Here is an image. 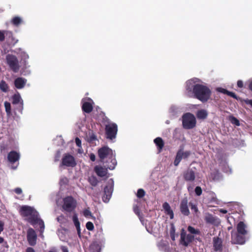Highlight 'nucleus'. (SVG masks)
<instances>
[{
	"mask_svg": "<svg viewBox=\"0 0 252 252\" xmlns=\"http://www.w3.org/2000/svg\"><path fill=\"white\" fill-rule=\"evenodd\" d=\"M185 93L189 97H195L204 102L209 99L211 91L200 79L193 78L186 82Z\"/></svg>",
	"mask_w": 252,
	"mask_h": 252,
	"instance_id": "nucleus-1",
	"label": "nucleus"
},
{
	"mask_svg": "<svg viewBox=\"0 0 252 252\" xmlns=\"http://www.w3.org/2000/svg\"><path fill=\"white\" fill-rule=\"evenodd\" d=\"M21 215L32 225L34 226L38 224L40 228V232L43 233L44 229L43 221L39 218L38 213L33 207L24 205L20 209Z\"/></svg>",
	"mask_w": 252,
	"mask_h": 252,
	"instance_id": "nucleus-2",
	"label": "nucleus"
},
{
	"mask_svg": "<svg viewBox=\"0 0 252 252\" xmlns=\"http://www.w3.org/2000/svg\"><path fill=\"white\" fill-rule=\"evenodd\" d=\"M98 155L102 164H110L107 165L109 170H113L115 168L117 164L116 155L112 149L107 146H104L98 150Z\"/></svg>",
	"mask_w": 252,
	"mask_h": 252,
	"instance_id": "nucleus-3",
	"label": "nucleus"
},
{
	"mask_svg": "<svg viewBox=\"0 0 252 252\" xmlns=\"http://www.w3.org/2000/svg\"><path fill=\"white\" fill-rule=\"evenodd\" d=\"M182 126L186 129H191L196 125V119L195 116L191 113L184 114L182 117Z\"/></svg>",
	"mask_w": 252,
	"mask_h": 252,
	"instance_id": "nucleus-4",
	"label": "nucleus"
},
{
	"mask_svg": "<svg viewBox=\"0 0 252 252\" xmlns=\"http://www.w3.org/2000/svg\"><path fill=\"white\" fill-rule=\"evenodd\" d=\"M103 120L105 123V131L107 138L111 140L115 139L118 131L117 124L111 122L106 117L104 118Z\"/></svg>",
	"mask_w": 252,
	"mask_h": 252,
	"instance_id": "nucleus-5",
	"label": "nucleus"
},
{
	"mask_svg": "<svg viewBox=\"0 0 252 252\" xmlns=\"http://www.w3.org/2000/svg\"><path fill=\"white\" fill-rule=\"evenodd\" d=\"M6 62L10 68L15 73L18 71L20 65L17 58L12 54H8L6 56Z\"/></svg>",
	"mask_w": 252,
	"mask_h": 252,
	"instance_id": "nucleus-6",
	"label": "nucleus"
},
{
	"mask_svg": "<svg viewBox=\"0 0 252 252\" xmlns=\"http://www.w3.org/2000/svg\"><path fill=\"white\" fill-rule=\"evenodd\" d=\"M114 181L113 179H110L108 181V185L105 187L104 189V195L102 197V200L104 202L108 203L111 197L113 190Z\"/></svg>",
	"mask_w": 252,
	"mask_h": 252,
	"instance_id": "nucleus-7",
	"label": "nucleus"
},
{
	"mask_svg": "<svg viewBox=\"0 0 252 252\" xmlns=\"http://www.w3.org/2000/svg\"><path fill=\"white\" fill-rule=\"evenodd\" d=\"M194 236L187 234L184 229H182L180 236V244L185 247H187L193 241Z\"/></svg>",
	"mask_w": 252,
	"mask_h": 252,
	"instance_id": "nucleus-8",
	"label": "nucleus"
},
{
	"mask_svg": "<svg viewBox=\"0 0 252 252\" xmlns=\"http://www.w3.org/2000/svg\"><path fill=\"white\" fill-rule=\"evenodd\" d=\"M204 220L207 224L214 226H218L220 223V220L218 217L208 212L204 213Z\"/></svg>",
	"mask_w": 252,
	"mask_h": 252,
	"instance_id": "nucleus-9",
	"label": "nucleus"
},
{
	"mask_svg": "<svg viewBox=\"0 0 252 252\" xmlns=\"http://www.w3.org/2000/svg\"><path fill=\"white\" fill-rule=\"evenodd\" d=\"M12 103L14 105H18L16 109L22 114L23 110V100L19 93H17L13 95L11 97Z\"/></svg>",
	"mask_w": 252,
	"mask_h": 252,
	"instance_id": "nucleus-10",
	"label": "nucleus"
},
{
	"mask_svg": "<svg viewBox=\"0 0 252 252\" xmlns=\"http://www.w3.org/2000/svg\"><path fill=\"white\" fill-rule=\"evenodd\" d=\"M247 236L241 235L239 233L233 231L231 233V242L234 244L243 245L246 240Z\"/></svg>",
	"mask_w": 252,
	"mask_h": 252,
	"instance_id": "nucleus-11",
	"label": "nucleus"
},
{
	"mask_svg": "<svg viewBox=\"0 0 252 252\" xmlns=\"http://www.w3.org/2000/svg\"><path fill=\"white\" fill-rule=\"evenodd\" d=\"M190 151H184L183 149H180L178 150L176 154L175 159L174 161V165L176 166H178L182 159L187 158L190 156Z\"/></svg>",
	"mask_w": 252,
	"mask_h": 252,
	"instance_id": "nucleus-12",
	"label": "nucleus"
},
{
	"mask_svg": "<svg viewBox=\"0 0 252 252\" xmlns=\"http://www.w3.org/2000/svg\"><path fill=\"white\" fill-rule=\"evenodd\" d=\"M76 202L71 196H67L63 199V208L64 210L71 212L75 207Z\"/></svg>",
	"mask_w": 252,
	"mask_h": 252,
	"instance_id": "nucleus-13",
	"label": "nucleus"
},
{
	"mask_svg": "<svg viewBox=\"0 0 252 252\" xmlns=\"http://www.w3.org/2000/svg\"><path fill=\"white\" fill-rule=\"evenodd\" d=\"M20 158V154L18 152L12 151L10 152L7 155V159L11 164H14L18 162L17 165L16 166H12L11 168L13 169L17 168L18 165V161Z\"/></svg>",
	"mask_w": 252,
	"mask_h": 252,
	"instance_id": "nucleus-14",
	"label": "nucleus"
},
{
	"mask_svg": "<svg viewBox=\"0 0 252 252\" xmlns=\"http://www.w3.org/2000/svg\"><path fill=\"white\" fill-rule=\"evenodd\" d=\"M62 165L73 167L76 166V162L72 156L69 154H65L62 158Z\"/></svg>",
	"mask_w": 252,
	"mask_h": 252,
	"instance_id": "nucleus-15",
	"label": "nucleus"
},
{
	"mask_svg": "<svg viewBox=\"0 0 252 252\" xmlns=\"http://www.w3.org/2000/svg\"><path fill=\"white\" fill-rule=\"evenodd\" d=\"M110 165V164H103V166L96 165L94 167V171L98 176L100 177H105L108 173L109 168L107 167V165Z\"/></svg>",
	"mask_w": 252,
	"mask_h": 252,
	"instance_id": "nucleus-16",
	"label": "nucleus"
},
{
	"mask_svg": "<svg viewBox=\"0 0 252 252\" xmlns=\"http://www.w3.org/2000/svg\"><path fill=\"white\" fill-rule=\"evenodd\" d=\"M82 109L86 113H90L93 110V100L90 98H85L82 100Z\"/></svg>",
	"mask_w": 252,
	"mask_h": 252,
	"instance_id": "nucleus-17",
	"label": "nucleus"
},
{
	"mask_svg": "<svg viewBox=\"0 0 252 252\" xmlns=\"http://www.w3.org/2000/svg\"><path fill=\"white\" fill-rule=\"evenodd\" d=\"M27 239L31 246H34L36 243L37 235L35 231L32 228L28 230Z\"/></svg>",
	"mask_w": 252,
	"mask_h": 252,
	"instance_id": "nucleus-18",
	"label": "nucleus"
},
{
	"mask_svg": "<svg viewBox=\"0 0 252 252\" xmlns=\"http://www.w3.org/2000/svg\"><path fill=\"white\" fill-rule=\"evenodd\" d=\"M183 111V108L180 106L172 104L171 105L168 110L170 116L172 118H175L178 115Z\"/></svg>",
	"mask_w": 252,
	"mask_h": 252,
	"instance_id": "nucleus-19",
	"label": "nucleus"
},
{
	"mask_svg": "<svg viewBox=\"0 0 252 252\" xmlns=\"http://www.w3.org/2000/svg\"><path fill=\"white\" fill-rule=\"evenodd\" d=\"M195 177V173L191 169H188L184 173V178L187 181H193Z\"/></svg>",
	"mask_w": 252,
	"mask_h": 252,
	"instance_id": "nucleus-20",
	"label": "nucleus"
},
{
	"mask_svg": "<svg viewBox=\"0 0 252 252\" xmlns=\"http://www.w3.org/2000/svg\"><path fill=\"white\" fill-rule=\"evenodd\" d=\"M241 235H244L247 236L248 230L246 225L242 221L239 222L237 225V230L235 231Z\"/></svg>",
	"mask_w": 252,
	"mask_h": 252,
	"instance_id": "nucleus-21",
	"label": "nucleus"
},
{
	"mask_svg": "<svg viewBox=\"0 0 252 252\" xmlns=\"http://www.w3.org/2000/svg\"><path fill=\"white\" fill-rule=\"evenodd\" d=\"M180 209L182 213L186 216L189 214V211L188 206V200L187 198H184L180 204Z\"/></svg>",
	"mask_w": 252,
	"mask_h": 252,
	"instance_id": "nucleus-22",
	"label": "nucleus"
},
{
	"mask_svg": "<svg viewBox=\"0 0 252 252\" xmlns=\"http://www.w3.org/2000/svg\"><path fill=\"white\" fill-rule=\"evenodd\" d=\"M158 249L162 252H168L169 250V246L168 242L166 241L161 240L157 244Z\"/></svg>",
	"mask_w": 252,
	"mask_h": 252,
	"instance_id": "nucleus-23",
	"label": "nucleus"
},
{
	"mask_svg": "<svg viewBox=\"0 0 252 252\" xmlns=\"http://www.w3.org/2000/svg\"><path fill=\"white\" fill-rule=\"evenodd\" d=\"M222 241L218 237L213 238V249L216 252H220L222 250Z\"/></svg>",
	"mask_w": 252,
	"mask_h": 252,
	"instance_id": "nucleus-24",
	"label": "nucleus"
},
{
	"mask_svg": "<svg viewBox=\"0 0 252 252\" xmlns=\"http://www.w3.org/2000/svg\"><path fill=\"white\" fill-rule=\"evenodd\" d=\"M27 83V80L22 77H18L14 81V85L18 89H23Z\"/></svg>",
	"mask_w": 252,
	"mask_h": 252,
	"instance_id": "nucleus-25",
	"label": "nucleus"
},
{
	"mask_svg": "<svg viewBox=\"0 0 252 252\" xmlns=\"http://www.w3.org/2000/svg\"><path fill=\"white\" fill-rule=\"evenodd\" d=\"M162 207L164 210L165 213L169 216L170 219H173L174 214L169 204L167 202H164L162 205Z\"/></svg>",
	"mask_w": 252,
	"mask_h": 252,
	"instance_id": "nucleus-26",
	"label": "nucleus"
},
{
	"mask_svg": "<svg viewBox=\"0 0 252 252\" xmlns=\"http://www.w3.org/2000/svg\"><path fill=\"white\" fill-rule=\"evenodd\" d=\"M196 116L199 120H205L208 116V112L206 109H201L196 112Z\"/></svg>",
	"mask_w": 252,
	"mask_h": 252,
	"instance_id": "nucleus-27",
	"label": "nucleus"
},
{
	"mask_svg": "<svg viewBox=\"0 0 252 252\" xmlns=\"http://www.w3.org/2000/svg\"><path fill=\"white\" fill-rule=\"evenodd\" d=\"M11 23L14 26L19 27L21 24H24V21L22 17L17 16L11 19Z\"/></svg>",
	"mask_w": 252,
	"mask_h": 252,
	"instance_id": "nucleus-28",
	"label": "nucleus"
},
{
	"mask_svg": "<svg viewBox=\"0 0 252 252\" xmlns=\"http://www.w3.org/2000/svg\"><path fill=\"white\" fill-rule=\"evenodd\" d=\"M72 220H73L74 224L77 229L78 235L80 237V236H81L80 224V222L78 220V218L77 217V215L74 214L73 216Z\"/></svg>",
	"mask_w": 252,
	"mask_h": 252,
	"instance_id": "nucleus-29",
	"label": "nucleus"
},
{
	"mask_svg": "<svg viewBox=\"0 0 252 252\" xmlns=\"http://www.w3.org/2000/svg\"><path fill=\"white\" fill-rule=\"evenodd\" d=\"M19 54L20 57L21 58V60L22 61H23L24 63V65L25 66V67H27V66H29V65H28V63L27 62V60L29 58V55L26 52H25L24 51H21L19 53Z\"/></svg>",
	"mask_w": 252,
	"mask_h": 252,
	"instance_id": "nucleus-30",
	"label": "nucleus"
},
{
	"mask_svg": "<svg viewBox=\"0 0 252 252\" xmlns=\"http://www.w3.org/2000/svg\"><path fill=\"white\" fill-rule=\"evenodd\" d=\"M154 143L158 147V152H160L164 145L162 139L160 137H157L156 139H155Z\"/></svg>",
	"mask_w": 252,
	"mask_h": 252,
	"instance_id": "nucleus-31",
	"label": "nucleus"
},
{
	"mask_svg": "<svg viewBox=\"0 0 252 252\" xmlns=\"http://www.w3.org/2000/svg\"><path fill=\"white\" fill-rule=\"evenodd\" d=\"M88 181L89 183L93 187H95L98 183V181L96 177L94 176H91L89 177L88 178Z\"/></svg>",
	"mask_w": 252,
	"mask_h": 252,
	"instance_id": "nucleus-32",
	"label": "nucleus"
},
{
	"mask_svg": "<svg viewBox=\"0 0 252 252\" xmlns=\"http://www.w3.org/2000/svg\"><path fill=\"white\" fill-rule=\"evenodd\" d=\"M8 86L7 84L3 80L0 82V90L3 92H7L8 91Z\"/></svg>",
	"mask_w": 252,
	"mask_h": 252,
	"instance_id": "nucleus-33",
	"label": "nucleus"
},
{
	"mask_svg": "<svg viewBox=\"0 0 252 252\" xmlns=\"http://www.w3.org/2000/svg\"><path fill=\"white\" fill-rule=\"evenodd\" d=\"M188 230L190 233V234L192 235H200V231L199 230V229H195L191 226H188Z\"/></svg>",
	"mask_w": 252,
	"mask_h": 252,
	"instance_id": "nucleus-34",
	"label": "nucleus"
},
{
	"mask_svg": "<svg viewBox=\"0 0 252 252\" xmlns=\"http://www.w3.org/2000/svg\"><path fill=\"white\" fill-rule=\"evenodd\" d=\"M5 112L7 116H10L11 115V104L7 101L4 103Z\"/></svg>",
	"mask_w": 252,
	"mask_h": 252,
	"instance_id": "nucleus-35",
	"label": "nucleus"
},
{
	"mask_svg": "<svg viewBox=\"0 0 252 252\" xmlns=\"http://www.w3.org/2000/svg\"><path fill=\"white\" fill-rule=\"evenodd\" d=\"M229 120L230 122L237 126H240V123L239 120L233 116H230L229 117Z\"/></svg>",
	"mask_w": 252,
	"mask_h": 252,
	"instance_id": "nucleus-36",
	"label": "nucleus"
},
{
	"mask_svg": "<svg viewBox=\"0 0 252 252\" xmlns=\"http://www.w3.org/2000/svg\"><path fill=\"white\" fill-rule=\"evenodd\" d=\"M211 177L214 180H218L220 177V175L218 171H216L215 173H211Z\"/></svg>",
	"mask_w": 252,
	"mask_h": 252,
	"instance_id": "nucleus-37",
	"label": "nucleus"
},
{
	"mask_svg": "<svg viewBox=\"0 0 252 252\" xmlns=\"http://www.w3.org/2000/svg\"><path fill=\"white\" fill-rule=\"evenodd\" d=\"M170 235L171 239L173 241H174L175 239V228L173 225H171L170 231Z\"/></svg>",
	"mask_w": 252,
	"mask_h": 252,
	"instance_id": "nucleus-38",
	"label": "nucleus"
},
{
	"mask_svg": "<svg viewBox=\"0 0 252 252\" xmlns=\"http://www.w3.org/2000/svg\"><path fill=\"white\" fill-rule=\"evenodd\" d=\"M189 205L192 211H193L195 213H197L198 212V208L196 204L190 202Z\"/></svg>",
	"mask_w": 252,
	"mask_h": 252,
	"instance_id": "nucleus-39",
	"label": "nucleus"
},
{
	"mask_svg": "<svg viewBox=\"0 0 252 252\" xmlns=\"http://www.w3.org/2000/svg\"><path fill=\"white\" fill-rule=\"evenodd\" d=\"M90 249L93 250H95L97 252H99L98 251L100 250V247L99 245L97 243H93L90 246Z\"/></svg>",
	"mask_w": 252,
	"mask_h": 252,
	"instance_id": "nucleus-40",
	"label": "nucleus"
},
{
	"mask_svg": "<svg viewBox=\"0 0 252 252\" xmlns=\"http://www.w3.org/2000/svg\"><path fill=\"white\" fill-rule=\"evenodd\" d=\"M83 215L86 218L92 216V213L89 209H85L83 212Z\"/></svg>",
	"mask_w": 252,
	"mask_h": 252,
	"instance_id": "nucleus-41",
	"label": "nucleus"
},
{
	"mask_svg": "<svg viewBox=\"0 0 252 252\" xmlns=\"http://www.w3.org/2000/svg\"><path fill=\"white\" fill-rule=\"evenodd\" d=\"M86 228L88 230L92 231L94 229L93 223L91 221H88L86 224Z\"/></svg>",
	"mask_w": 252,
	"mask_h": 252,
	"instance_id": "nucleus-42",
	"label": "nucleus"
},
{
	"mask_svg": "<svg viewBox=\"0 0 252 252\" xmlns=\"http://www.w3.org/2000/svg\"><path fill=\"white\" fill-rule=\"evenodd\" d=\"M145 192L143 189H139L137 191V196L141 198L145 195Z\"/></svg>",
	"mask_w": 252,
	"mask_h": 252,
	"instance_id": "nucleus-43",
	"label": "nucleus"
},
{
	"mask_svg": "<svg viewBox=\"0 0 252 252\" xmlns=\"http://www.w3.org/2000/svg\"><path fill=\"white\" fill-rule=\"evenodd\" d=\"M7 32L6 31H0V41H3L5 39V34Z\"/></svg>",
	"mask_w": 252,
	"mask_h": 252,
	"instance_id": "nucleus-44",
	"label": "nucleus"
},
{
	"mask_svg": "<svg viewBox=\"0 0 252 252\" xmlns=\"http://www.w3.org/2000/svg\"><path fill=\"white\" fill-rule=\"evenodd\" d=\"M222 170L224 172L228 174L231 173L232 172L231 169L227 164L224 165Z\"/></svg>",
	"mask_w": 252,
	"mask_h": 252,
	"instance_id": "nucleus-45",
	"label": "nucleus"
},
{
	"mask_svg": "<svg viewBox=\"0 0 252 252\" xmlns=\"http://www.w3.org/2000/svg\"><path fill=\"white\" fill-rule=\"evenodd\" d=\"M202 192V189L200 187H196L195 189V192L197 196H200Z\"/></svg>",
	"mask_w": 252,
	"mask_h": 252,
	"instance_id": "nucleus-46",
	"label": "nucleus"
},
{
	"mask_svg": "<svg viewBox=\"0 0 252 252\" xmlns=\"http://www.w3.org/2000/svg\"><path fill=\"white\" fill-rule=\"evenodd\" d=\"M68 182V179L66 177H62L60 180V184L61 185H65Z\"/></svg>",
	"mask_w": 252,
	"mask_h": 252,
	"instance_id": "nucleus-47",
	"label": "nucleus"
},
{
	"mask_svg": "<svg viewBox=\"0 0 252 252\" xmlns=\"http://www.w3.org/2000/svg\"><path fill=\"white\" fill-rule=\"evenodd\" d=\"M14 191L17 194H21L22 193L23 191L21 188H16L14 189Z\"/></svg>",
	"mask_w": 252,
	"mask_h": 252,
	"instance_id": "nucleus-48",
	"label": "nucleus"
},
{
	"mask_svg": "<svg viewBox=\"0 0 252 252\" xmlns=\"http://www.w3.org/2000/svg\"><path fill=\"white\" fill-rule=\"evenodd\" d=\"M218 91L220 93H222L224 94H227L228 93V91H227V90H226L225 89L221 88H218Z\"/></svg>",
	"mask_w": 252,
	"mask_h": 252,
	"instance_id": "nucleus-49",
	"label": "nucleus"
},
{
	"mask_svg": "<svg viewBox=\"0 0 252 252\" xmlns=\"http://www.w3.org/2000/svg\"><path fill=\"white\" fill-rule=\"evenodd\" d=\"M75 143H76V145L79 148H81V140L79 138L76 137L75 138Z\"/></svg>",
	"mask_w": 252,
	"mask_h": 252,
	"instance_id": "nucleus-50",
	"label": "nucleus"
},
{
	"mask_svg": "<svg viewBox=\"0 0 252 252\" xmlns=\"http://www.w3.org/2000/svg\"><path fill=\"white\" fill-rule=\"evenodd\" d=\"M89 136H90V141H93L96 139V137L95 135L93 133H90Z\"/></svg>",
	"mask_w": 252,
	"mask_h": 252,
	"instance_id": "nucleus-51",
	"label": "nucleus"
},
{
	"mask_svg": "<svg viewBox=\"0 0 252 252\" xmlns=\"http://www.w3.org/2000/svg\"><path fill=\"white\" fill-rule=\"evenodd\" d=\"M133 211L134 212V213L137 215H138L139 217H140V212H139V210L138 209V207H137V206H134L133 207Z\"/></svg>",
	"mask_w": 252,
	"mask_h": 252,
	"instance_id": "nucleus-52",
	"label": "nucleus"
},
{
	"mask_svg": "<svg viewBox=\"0 0 252 252\" xmlns=\"http://www.w3.org/2000/svg\"><path fill=\"white\" fill-rule=\"evenodd\" d=\"M227 95L234 98L237 99V95H236V94L235 93H234L233 92L228 91Z\"/></svg>",
	"mask_w": 252,
	"mask_h": 252,
	"instance_id": "nucleus-53",
	"label": "nucleus"
},
{
	"mask_svg": "<svg viewBox=\"0 0 252 252\" xmlns=\"http://www.w3.org/2000/svg\"><path fill=\"white\" fill-rule=\"evenodd\" d=\"M237 85L239 88H242L244 85L243 82L242 80H238L237 83Z\"/></svg>",
	"mask_w": 252,
	"mask_h": 252,
	"instance_id": "nucleus-54",
	"label": "nucleus"
},
{
	"mask_svg": "<svg viewBox=\"0 0 252 252\" xmlns=\"http://www.w3.org/2000/svg\"><path fill=\"white\" fill-rule=\"evenodd\" d=\"M90 157V159L92 161H94L95 160V156L94 154H91L89 156Z\"/></svg>",
	"mask_w": 252,
	"mask_h": 252,
	"instance_id": "nucleus-55",
	"label": "nucleus"
},
{
	"mask_svg": "<svg viewBox=\"0 0 252 252\" xmlns=\"http://www.w3.org/2000/svg\"><path fill=\"white\" fill-rule=\"evenodd\" d=\"M3 230V223L0 221V234Z\"/></svg>",
	"mask_w": 252,
	"mask_h": 252,
	"instance_id": "nucleus-56",
	"label": "nucleus"
},
{
	"mask_svg": "<svg viewBox=\"0 0 252 252\" xmlns=\"http://www.w3.org/2000/svg\"><path fill=\"white\" fill-rule=\"evenodd\" d=\"M26 252H35L34 250L32 248H28L26 250Z\"/></svg>",
	"mask_w": 252,
	"mask_h": 252,
	"instance_id": "nucleus-57",
	"label": "nucleus"
},
{
	"mask_svg": "<svg viewBox=\"0 0 252 252\" xmlns=\"http://www.w3.org/2000/svg\"><path fill=\"white\" fill-rule=\"evenodd\" d=\"M220 212L223 214H226L227 213V211L225 209H220L219 210Z\"/></svg>",
	"mask_w": 252,
	"mask_h": 252,
	"instance_id": "nucleus-58",
	"label": "nucleus"
},
{
	"mask_svg": "<svg viewBox=\"0 0 252 252\" xmlns=\"http://www.w3.org/2000/svg\"><path fill=\"white\" fill-rule=\"evenodd\" d=\"M62 251L63 252H69L67 250V248L65 247H63L62 248Z\"/></svg>",
	"mask_w": 252,
	"mask_h": 252,
	"instance_id": "nucleus-59",
	"label": "nucleus"
},
{
	"mask_svg": "<svg viewBox=\"0 0 252 252\" xmlns=\"http://www.w3.org/2000/svg\"><path fill=\"white\" fill-rule=\"evenodd\" d=\"M83 149H82V147L81 148H79L78 150V152L79 154H82L83 153Z\"/></svg>",
	"mask_w": 252,
	"mask_h": 252,
	"instance_id": "nucleus-60",
	"label": "nucleus"
},
{
	"mask_svg": "<svg viewBox=\"0 0 252 252\" xmlns=\"http://www.w3.org/2000/svg\"><path fill=\"white\" fill-rule=\"evenodd\" d=\"M249 88L251 90H252V82L250 83Z\"/></svg>",
	"mask_w": 252,
	"mask_h": 252,
	"instance_id": "nucleus-61",
	"label": "nucleus"
},
{
	"mask_svg": "<svg viewBox=\"0 0 252 252\" xmlns=\"http://www.w3.org/2000/svg\"><path fill=\"white\" fill-rule=\"evenodd\" d=\"M3 241V238L0 237V244H1Z\"/></svg>",
	"mask_w": 252,
	"mask_h": 252,
	"instance_id": "nucleus-62",
	"label": "nucleus"
},
{
	"mask_svg": "<svg viewBox=\"0 0 252 252\" xmlns=\"http://www.w3.org/2000/svg\"><path fill=\"white\" fill-rule=\"evenodd\" d=\"M188 190H189V191H190V190L192 189V188H191L190 186H189V187H188Z\"/></svg>",
	"mask_w": 252,
	"mask_h": 252,
	"instance_id": "nucleus-63",
	"label": "nucleus"
},
{
	"mask_svg": "<svg viewBox=\"0 0 252 252\" xmlns=\"http://www.w3.org/2000/svg\"><path fill=\"white\" fill-rule=\"evenodd\" d=\"M165 123L167 124H169L170 123V121L169 120H167L166 121Z\"/></svg>",
	"mask_w": 252,
	"mask_h": 252,
	"instance_id": "nucleus-64",
	"label": "nucleus"
}]
</instances>
